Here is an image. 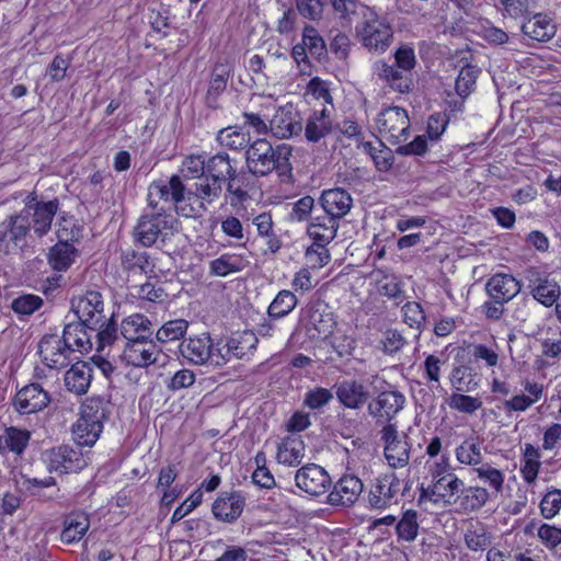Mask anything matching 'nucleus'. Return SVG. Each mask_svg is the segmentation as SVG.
I'll return each instance as SVG.
<instances>
[{"label": "nucleus", "instance_id": "nucleus-44", "mask_svg": "<svg viewBox=\"0 0 561 561\" xmlns=\"http://www.w3.org/2000/svg\"><path fill=\"white\" fill-rule=\"evenodd\" d=\"M103 431V425H94L87 419L79 417L72 427L76 445L82 447L93 446Z\"/></svg>", "mask_w": 561, "mask_h": 561}, {"label": "nucleus", "instance_id": "nucleus-55", "mask_svg": "<svg viewBox=\"0 0 561 561\" xmlns=\"http://www.w3.org/2000/svg\"><path fill=\"white\" fill-rule=\"evenodd\" d=\"M188 328V322L184 319H175L165 322L156 333V340L160 343H167L181 339Z\"/></svg>", "mask_w": 561, "mask_h": 561}, {"label": "nucleus", "instance_id": "nucleus-29", "mask_svg": "<svg viewBox=\"0 0 561 561\" xmlns=\"http://www.w3.org/2000/svg\"><path fill=\"white\" fill-rule=\"evenodd\" d=\"M60 541L65 545L79 542L90 528L89 515L78 511L68 514L62 523Z\"/></svg>", "mask_w": 561, "mask_h": 561}, {"label": "nucleus", "instance_id": "nucleus-38", "mask_svg": "<svg viewBox=\"0 0 561 561\" xmlns=\"http://www.w3.org/2000/svg\"><path fill=\"white\" fill-rule=\"evenodd\" d=\"M237 160L231 159L227 152H218L206 161L207 174L214 181L225 182L230 175H233L237 169Z\"/></svg>", "mask_w": 561, "mask_h": 561}, {"label": "nucleus", "instance_id": "nucleus-3", "mask_svg": "<svg viewBox=\"0 0 561 561\" xmlns=\"http://www.w3.org/2000/svg\"><path fill=\"white\" fill-rule=\"evenodd\" d=\"M364 21L357 26L363 45L369 50H386L392 38L389 24L381 20L374 8L365 5Z\"/></svg>", "mask_w": 561, "mask_h": 561}, {"label": "nucleus", "instance_id": "nucleus-26", "mask_svg": "<svg viewBox=\"0 0 561 561\" xmlns=\"http://www.w3.org/2000/svg\"><path fill=\"white\" fill-rule=\"evenodd\" d=\"M320 202L325 215L337 220L351 210L353 204L350 193L340 187L323 191Z\"/></svg>", "mask_w": 561, "mask_h": 561}, {"label": "nucleus", "instance_id": "nucleus-50", "mask_svg": "<svg viewBox=\"0 0 561 561\" xmlns=\"http://www.w3.org/2000/svg\"><path fill=\"white\" fill-rule=\"evenodd\" d=\"M231 68L228 64L218 62L215 65L207 91V101L216 100V98L226 90L227 82L230 78Z\"/></svg>", "mask_w": 561, "mask_h": 561}, {"label": "nucleus", "instance_id": "nucleus-7", "mask_svg": "<svg viewBox=\"0 0 561 561\" xmlns=\"http://www.w3.org/2000/svg\"><path fill=\"white\" fill-rule=\"evenodd\" d=\"M58 206V199L37 202L35 198H32L20 214L26 220L30 229L33 228L38 237H43L50 230Z\"/></svg>", "mask_w": 561, "mask_h": 561}, {"label": "nucleus", "instance_id": "nucleus-12", "mask_svg": "<svg viewBox=\"0 0 561 561\" xmlns=\"http://www.w3.org/2000/svg\"><path fill=\"white\" fill-rule=\"evenodd\" d=\"M72 309L79 320L92 325L93 331L102 327L106 319L103 296L96 290H88L76 304L72 302Z\"/></svg>", "mask_w": 561, "mask_h": 561}, {"label": "nucleus", "instance_id": "nucleus-35", "mask_svg": "<svg viewBox=\"0 0 561 561\" xmlns=\"http://www.w3.org/2000/svg\"><path fill=\"white\" fill-rule=\"evenodd\" d=\"M528 288L533 298L545 307H551L561 297L559 284L549 277L531 280Z\"/></svg>", "mask_w": 561, "mask_h": 561}, {"label": "nucleus", "instance_id": "nucleus-48", "mask_svg": "<svg viewBox=\"0 0 561 561\" xmlns=\"http://www.w3.org/2000/svg\"><path fill=\"white\" fill-rule=\"evenodd\" d=\"M456 458L461 465L477 466L482 462L481 442L477 437L466 438L456 448Z\"/></svg>", "mask_w": 561, "mask_h": 561}, {"label": "nucleus", "instance_id": "nucleus-51", "mask_svg": "<svg viewBox=\"0 0 561 561\" xmlns=\"http://www.w3.org/2000/svg\"><path fill=\"white\" fill-rule=\"evenodd\" d=\"M44 305V299L34 294H22L11 301V309L20 319L30 317Z\"/></svg>", "mask_w": 561, "mask_h": 561}, {"label": "nucleus", "instance_id": "nucleus-37", "mask_svg": "<svg viewBox=\"0 0 561 561\" xmlns=\"http://www.w3.org/2000/svg\"><path fill=\"white\" fill-rule=\"evenodd\" d=\"M77 256L78 250L71 242L58 241L49 250L48 263L53 270L65 272L75 263Z\"/></svg>", "mask_w": 561, "mask_h": 561}, {"label": "nucleus", "instance_id": "nucleus-19", "mask_svg": "<svg viewBox=\"0 0 561 561\" xmlns=\"http://www.w3.org/2000/svg\"><path fill=\"white\" fill-rule=\"evenodd\" d=\"M399 491L400 480L394 474L379 477L369 491V505L377 510L387 508L394 501Z\"/></svg>", "mask_w": 561, "mask_h": 561}, {"label": "nucleus", "instance_id": "nucleus-15", "mask_svg": "<svg viewBox=\"0 0 561 561\" xmlns=\"http://www.w3.org/2000/svg\"><path fill=\"white\" fill-rule=\"evenodd\" d=\"M270 130L278 139H287L300 135L302 123L293 104L279 107L270 121Z\"/></svg>", "mask_w": 561, "mask_h": 561}, {"label": "nucleus", "instance_id": "nucleus-6", "mask_svg": "<svg viewBox=\"0 0 561 561\" xmlns=\"http://www.w3.org/2000/svg\"><path fill=\"white\" fill-rule=\"evenodd\" d=\"M405 396L399 390L381 391L367 405L368 414L376 420V424H393L392 420L403 410Z\"/></svg>", "mask_w": 561, "mask_h": 561}, {"label": "nucleus", "instance_id": "nucleus-64", "mask_svg": "<svg viewBox=\"0 0 561 561\" xmlns=\"http://www.w3.org/2000/svg\"><path fill=\"white\" fill-rule=\"evenodd\" d=\"M561 510V490H550L540 502V513L543 518H553Z\"/></svg>", "mask_w": 561, "mask_h": 561}, {"label": "nucleus", "instance_id": "nucleus-23", "mask_svg": "<svg viewBox=\"0 0 561 561\" xmlns=\"http://www.w3.org/2000/svg\"><path fill=\"white\" fill-rule=\"evenodd\" d=\"M337 401L346 409L358 410L369 400V390L357 380H344L334 385Z\"/></svg>", "mask_w": 561, "mask_h": 561}, {"label": "nucleus", "instance_id": "nucleus-47", "mask_svg": "<svg viewBox=\"0 0 561 561\" xmlns=\"http://www.w3.org/2000/svg\"><path fill=\"white\" fill-rule=\"evenodd\" d=\"M249 265V262L240 255L225 253L210 262V272L217 276H227L240 272Z\"/></svg>", "mask_w": 561, "mask_h": 561}, {"label": "nucleus", "instance_id": "nucleus-28", "mask_svg": "<svg viewBox=\"0 0 561 561\" xmlns=\"http://www.w3.org/2000/svg\"><path fill=\"white\" fill-rule=\"evenodd\" d=\"M151 327V321L146 316L134 313L122 321L119 334L125 343L148 340L153 334Z\"/></svg>", "mask_w": 561, "mask_h": 561}, {"label": "nucleus", "instance_id": "nucleus-24", "mask_svg": "<svg viewBox=\"0 0 561 561\" xmlns=\"http://www.w3.org/2000/svg\"><path fill=\"white\" fill-rule=\"evenodd\" d=\"M91 327V324L78 319V321L65 325L60 337L64 339L66 344H69L72 353L76 351L81 354L88 353L93 346L90 333L93 331Z\"/></svg>", "mask_w": 561, "mask_h": 561}, {"label": "nucleus", "instance_id": "nucleus-63", "mask_svg": "<svg viewBox=\"0 0 561 561\" xmlns=\"http://www.w3.org/2000/svg\"><path fill=\"white\" fill-rule=\"evenodd\" d=\"M333 399L331 390L322 387H316L306 392L304 404L310 410H319L329 404Z\"/></svg>", "mask_w": 561, "mask_h": 561}, {"label": "nucleus", "instance_id": "nucleus-60", "mask_svg": "<svg viewBox=\"0 0 561 561\" xmlns=\"http://www.w3.org/2000/svg\"><path fill=\"white\" fill-rule=\"evenodd\" d=\"M325 245L324 243L313 242V244L306 250L305 256L308 267L319 270L330 262L331 255Z\"/></svg>", "mask_w": 561, "mask_h": 561}, {"label": "nucleus", "instance_id": "nucleus-10", "mask_svg": "<svg viewBox=\"0 0 561 561\" xmlns=\"http://www.w3.org/2000/svg\"><path fill=\"white\" fill-rule=\"evenodd\" d=\"M38 354L47 367L60 369L69 365L72 352L59 335L45 334L38 342Z\"/></svg>", "mask_w": 561, "mask_h": 561}, {"label": "nucleus", "instance_id": "nucleus-27", "mask_svg": "<svg viewBox=\"0 0 561 561\" xmlns=\"http://www.w3.org/2000/svg\"><path fill=\"white\" fill-rule=\"evenodd\" d=\"M375 73L383 80L393 91L401 94L409 93L413 80L411 72L390 66L383 61H377L374 66Z\"/></svg>", "mask_w": 561, "mask_h": 561}, {"label": "nucleus", "instance_id": "nucleus-31", "mask_svg": "<svg viewBox=\"0 0 561 561\" xmlns=\"http://www.w3.org/2000/svg\"><path fill=\"white\" fill-rule=\"evenodd\" d=\"M92 367L85 362H77L65 374L68 391L81 396L88 392L92 380Z\"/></svg>", "mask_w": 561, "mask_h": 561}, {"label": "nucleus", "instance_id": "nucleus-53", "mask_svg": "<svg viewBox=\"0 0 561 561\" xmlns=\"http://www.w3.org/2000/svg\"><path fill=\"white\" fill-rule=\"evenodd\" d=\"M168 185L175 211L178 215L183 216V211L185 213L192 206V199H188V191L186 192V187L179 175H172Z\"/></svg>", "mask_w": 561, "mask_h": 561}, {"label": "nucleus", "instance_id": "nucleus-1", "mask_svg": "<svg viewBox=\"0 0 561 561\" xmlns=\"http://www.w3.org/2000/svg\"><path fill=\"white\" fill-rule=\"evenodd\" d=\"M291 156L293 149L289 145L273 147L266 139H256L245 151V164L255 176H266L275 171L284 181L291 176Z\"/></svg>", "mask_w": 561, "mask_h": 561}, {"label": "nucleus", "instance_id": "nucleus-25", "mask_svg": "<svg viewBox=\"0 0 561 561\" xmlns=\"http://www.w3.org/2000/svg\"><path fill=\"white\" fill-rule=\"evenodd\" d=\"M520 288L519 282L510 274H495L485 284L488 295L496 302H508Z\"/></svg>", "mask_w": 561, "mask_h": 561}, {"label": "nucleus", "instance_id": "nucleus-11", "mask_svg": "<svg viewBox=\"0 0 561 561\" xmlns=\"http://www.w3.org/2000/svg\"><path fill=\"white\" fill-rule=\"evenodd\" d=\"M161 353V347L151 337L125 343L121 358L126 365L147 368L158 362Z\"/></svg>", "mask_w": 561, "mask_h": 561}, {"label": "nucleus", "instance_id": "nucleus-8", "mask_svg": "<svg viewBox=\"0 0 561 561\" xmlns=\"http://www.w3.org/2000/svg\"><path fill=\"white\" fill-rule=\"evenodd\" d=\"M50 471L60 473L79 472L88 466V458L80 446L61 445L47 453Z\"/></svg>", "mask_w": 561, "mask_h": 561}, {"label": "nucleus", "instance_id": "nucleus-21", "mask_svg": "<svg viewBox=\"0 0 561 561\" xmlns=\"http://www.w3.org/2000/svg\"><path fill=\"white\" fill-rule=\"evenodd\" d=\"M254 174L250 173V171H237L233 172V175H230L226 182V194L227 198L229 197V204L233 208H238L242 206L247 201L251 198L250 191L254 186Z\"/></svg>", "mask_w": 561, "mask_h": 561}, {"label": "nucleus", "instance_id": "nucleus-56", "mask_svg": "<svg viewBox=\"0 0 561 561\" xmlns=\"http://www.w3.org/2000/svg\"><path fill=\"white\" fill-rule=\"evenodd\" d=\"M302 43L309 54L317 59H321L327 55V46L324 39L312 25H306L302 32Z\"/></svg>", "mask_w": 561, "mask_h": 561}, {"label": "nucleus", "instance_id": "nucleus-41", "mask_svg": "<svg viewBox=\"0 0 561 561\" xmlns=\"http://www.w3.org/2000/svg\"><path fill=\"white\" fill-rule=\"evenodd\" d=\"M110 401L102 397H92L81 405L80 417L87 419L94 425H103V422L110 416Z\"/></svg>", "mask_w": 561, "mask_h": 561}, {"label": "nucleus", "instance_id": "nucleus-40", "mask_svg": "<svg viewBox=\"0 0 561 561\" xmlns=\"http://www.w3.org/2000/svg\"><path fill=\"white\" fill-rule=\"evenodd\" d=\"M305 457V444L299 438L287 437L278 444L276 459L279 463L297 467Z\"/></svg>", "mask_w": 561, "mask_h": 561}, {"label": "nucleus", "instance_id": "nucleus-54", "mask_svg": "<svg viewBox=\"0 0 561 561\" xmlns=\"http://www.w3.org/2000/svg\"><path fill=\"white\" fill-rule=\"evenodd\" d=\"M168 185L175 211L178 215L183 216V211L185 213L192 206V199H188V191L186 192V187L179 175H172Z\"/></svg>", "mask_w": 561, "mask_h": 561}, {"label": "nucleus", "instance_id": "nucleus-34", "mask_svg": "<svg viewBox=\"0 0 561 561\" xmlns=\"http://www.w3.org/2000/svg\"><path fill=\"white\" fill-rule=\"evenodd\" d=\"M556 25L541 13L535 14L522 24L524 35L538 42H548L556 35Z\"/></svg>", "mask_w": 561, "mask_h": 561}, {"label": "nucleus", "instance_id": "nucleus-42", "mask_svg": "<svg viewBox=\"0 0 561 561\" xmlns=\"http://www.w3.org/2000/svg\"><path fill=\"white\" fill-rule=\"evenodd\" d=\"M228 348L234 358L243 359L253 354L259 342L252 331H242L233 334L228 340Z\"/></svg>", "mask_w": 561, "mask_h": 561}, {"label": "nucleus", "instance_id": "nucleus-20", "mask_svg": "<svg viewBox=\"0 0 561 561\" xmlns=\"http://www.w3.org/2000/svg\"><path fill=\"white\" fill-rule=\"evenodd\" d=\"M119 267L125 275V282L136 280L142 275L153 272V264L147 252L127 249L121 253Z\"/></svg>", "mask_w": 561, "mask_h": 561}, {"label": "nucleus", "instance_id": "nucleus-57", "mask_svg": "<svg viewBox=\"0 0 561 561\" xmlns=\"http://www.w3.org/2000/svg\"><path fill=\"white\" fill-rule=\"evenodd\" d=\"M482 404L480 397H471L461 392L453 393L448 399V405L451 410L465 414H473L482 408Z\"/></svg>", "mask_w": 561, "mask_h": 561}, {"label": "nucleus", "instance_id": "nucleus-45", "mask_svg": "<svg viewBox=\"0 0 561 561\" xmlns=\"http://www.w3.org/2000/svg\"><path fill=\"white\" fill-rule=\"evenodd\" d=\"M419 514L414 510H407L396 524V534L399 541L412 542L419 535Z\"/></svg>", "mask_w": 561, "mask_h": 561}, {"label": "nucleus", "instance_id": "nucleus-61", "mask_svg": "<svg viewBox=\"0 0 561 561\" xmlns=\"http://www.w3.org/2000/svg\"><path fill=\"white\" fill-rule=\"evenodd\" d=\"M379 293L392 299L396 306H399L405 299L403 283L397 276H386L379 287Z\"/></svg>", "mask_w": 561, "mask_h": 561}, {"label": "nucleus", "instance_id": "nucleus-16", "mask_svg": "<svg viewBox=\"0 0 561 561\" xmlns=\"http://www.w3.org/2000/svg\"><path fill=\"white\" fill-rule=\"evenodd\" d=\"M364 490V483L354 474H345L337 480L327 496L332 506H352Z\"/></svg>", "mask_w": 561, "mask_h": 561}, {"label": "nucleus", "instance_id": "nucleus-13", "mask_svg": "<svg viewBox=\"0 0 561 561\" xmlns=\"http://www.w3.org/2000/svg\"><path fill=\"white\" fill-rule=\"evenodd\" d=\"M295 481L300 490L312 496L325 493L331 485V478L328 472L316 463H308L298 469Z\"/></svg>", "mask_w": 561, "mask_h": 561}, {"label": "nucleus", "instance_id": "nucleus-49", "mask_svg": "<svg viewBox=\"0 0 561 561\" xmlns=\"http://www.w3.org/2000/svg\"><path fill=\"white\" fill-rule=\"evenodd\" d=\"M216 139L222 147L236 151L245 149L250 146L249 133L237 129L236 127H227L220 129Z\"/></svg>", "mask_w": 561, "mask_h": 561}, {"label": "nucleus", "instance_id": "nucleus-43", "mask_svg": "<svg viewBox=\"0 0 561 561\" xmlns=\"http://www.w3.org/2000/svg\"><path fill=\"white\" fill-rule=\"evenodd\" d=\"M490 499V493L481 486H462L457 504L463 512L479 511Z\"/></svg>", "mask_w": 561, "mask_h": 561}, {"label": "nucleus", "instance_id": "nucleus-18", "mask_svg": "<svg viewBox=\"0 0 561 561\" xmlns=\"http://www.w3.org/2000/svg\"><path fill=\"white\" fill-rule=\"evenodd\" d=\"M245 499L239 491L222 492L213 503L211 512L217 520L233 523L242 514Z\"/></svg>", "mask_w": 561, "mask_h": 561}, {"label": "nucleus", "instance_id": "nucleus-9", "mask_svg": "<svg viewBox=\"0 0 561 561\" xmlns=\"http://www.w3.org/2000/svg\"><path fill=\"white\" fill-rule=\"evenodd\" d=\"M381 440L385 444L383 455L392 468H403L410 460V445L399 436L397 424L383 425Z\"/></svg>", "mask_w": 561, "mask_h": 561}, {"label": "nucleus", "instance_id": "nucleus-39", "mask_svg": "<svg viewBox=\"0 0 561 561\" xmlns=\"http://www.w3.org/2000/svg\"><path fill=\"white\" fill-rule=\"evenodd\" d=\"M31 439V433L27 430H21L14 426L7 427L0 435V454L11 451L18 456L26 449Z\"/></svg>", "mask_w": 561, "mask_h": 561}, {"label": "nucleus", "instance_id": "nucleus-46", "mask_svg": "<svg viewBox=\"0 0 561 561\" xmlns=\"http://www.w3.org/2000/svg\"><path fill=\"white\" fill-rule=\"evenodd\" d=\"M297 302L298 299L293 291L283 289L268 306V317L274 320L282 319L295 309Z\"/></svg>", "mask_w": 561, "mask_h": 561}, {"label": "nucleus", "instance_id": "nucleus-62", "mask_svg": "<svg viewBox=\"0 0 561 561\" xmlns=\"http://www.w3.org/2000/svg\"><path fill=\"white\" fill-rule=\"evenodd\" d=\"M58 227L57 236L59 241L75 242L82 237V227L77 225L72 216H61Z\"/></svg>", "mask_w": 561, "mask_h": 561}, {"label": "nucleus", "instance_id": "nucleus-5", "mask_svg": "<svg viewBox=\"0 0 561 561\" xmlns=\"http://www.w3.org/2000/svg\"><path fill=\"white\" fill-rule=\"evenodd\" d=\"M222 193L221 183L214 181L208 175L197 180L193 190H188V199L192 206L183 211V217L199 218L207 211V206L215 203Z\"/></svg>", "mask_w": 561, "mask_h": 561}, {"label": "nucleus", "instance_id": "nucleus-14", "mask_svg": "<svg viewBox=\"0 0 561 561\" xmlns=\"http://www.w3.org/2000/svg\"><path fill=\"white\" fill-rule=\"evenodd\" d=\"M28 231L30 227L20 213L9 216L0 224V250L9 253L22 248Z\"/></svg>", "mask_w": 561, "mask_h": 561}, {"label": "nucleus", "instance_id": "nucleus-17", "mask_svg": "<svg viewBox=\"0 0 561 561\" xmlns=\"http://www.w3.org/2000/svg\"><path fill=\"white\" fill-rule=\"evenodd\" d=\"M49 403L50 396L39 383H30L23 387L14 397V407L21 414L42 411Z\"/></svg>", "mask_w": 561, "mask_h": 561}, {"label": "nucleus", "instance_id": "nucleus-30", "mask_svg": "<svg viewBox=\"0 0 561 561\" xmlns=\"http://www.w3.org/2000/svg\"><path fill=\"white\" fill-rule=\"evenodd\" d=\"M463 481L450 472L433 480L432 495H436L448 505H456L463 486Z\"/></svg>", "mask_w": 561, "mask_h": 561}, {"label": "nucleus", "instance_id": "nucleus-58", "mask_svg": "<svg viewBox=\"0 0 561 561\" xmlns=\"http://www.w3.org/2000/svg\"><path fill=\"white\" fill-rule=\"evenodd\" d=\"M94 332H96V351L101 352L106 346L113 345L118 339L119 335L117 331V324L114 319V314L111 316L108 320H104V324L99 327Z\"/></svg>", "mask_w": 561, "mask_h": 561}, {"label": "nucleus", "instance_id": "nucleus-36", "mask_svg": "<svg viewBox=\"0 0 561 561\" xmlns=\"http://www.w3.org/2000/svg\"><path fill=\"white\" fill-rule=\"evenodd\" d=\"M337 229V219L324 215L316 217L309 225L307 232L314 242L328 244L336 237Z\"/></svg>", "mask_w": 561, "mask_h": 561}, {"label": "nucleus", "instance_id": "nucleus-2", "mask_svg": "<svg viewBox=\"0 0 561 561\" xmlns=\"http://www.w3.org/2000/svg\"><path fill=\"white\" fill-rule=\"evenodd\" d=\"M176 218L171 213L142 211L133 230L136 242L150 248L159 240L165 241L174 233Z\"/></svg>", "mask_w": 561, "mask_h": 561}, {"label": "nucleus", "instance_id": "nucleus-4", "mask_svg": "<svg viewBox=\"0 0 561 561\" xmlns=\"http://www.w3.org/2000/svg\"><path fill=\"white\" fill-rule=\"evenodd\" d=\"M376 127L392 145L403 142L410 129L408 112L400 106L386 107L378 114Z\"/></svg>", "mask_w": 561, "mask_h": 561}, {"label": "nucleus", "instance_id": "nucleus-52", "mask_svg": "<svg viewBox=\"0 0 561 561\" xmlns=\"http://www.w3.org/2000/svg\"><path fill=\"white\" fill-rule=\"evenodd\" d=\"M479 73L480 69L472 65H466L460 69L455 81V90L460 98H467L474 90Z\"/></svg>", "mask_w": 561, "mask_h": 561}, {"label": "nucleus", "instance_id": "nucleus-59", "mask_svg": "<svg viewBox=\"0 0 561 561\" xmlns=\"http://www.w3.org/2000/svg\"><path fill=\"white\" fill-rule=\"evenodd\" d=\"M465 543L469 550L482 551L491 545V540L482 526H470L465 533Z\"/></svg>", "mask_w": 561, "mask_h": 561}, {"label": "nucleus", "instance_id": "nucleus-22", "mask_svg": "<svg viewBox=\"0 0 561 561\" xmlns=\"http://www.w3.org/2000/svg\"><path fill=\"white\" fill-rule=\"evenodd\" d=\"M213 352L214 341L207 332L184 340L180 344L182 356L196 365L210 363Z\"/></svg>", "mask_w": 561, "mask_h": 561}, {"label": "nucleus", "instance_id": "nucleus-32", "mask_svg": "<svg viewBox=\"0 0 561 561\" xmlns=\"http://www.w3.org/2000/svg\"><path fill=\"white\" fill-rule=\"evenodd\" d=\"M332 131L331 111L314 110L306 121L305 137L309 142H318Z\"/></svg>", "mask_w": 561, "mask_h": 561}, {"label": "nucleus", "instance_id": "nucleus-33", "mask_svg": "<svg viewBox=\"0 0 561 561\" xmlns=\"http://www.w3.org/2000/svg\"><path fill=\"white\" fill-rule=\"evenodd\" d=\"M335 324L332 312L321 306L312 307L309 311L308 334L310 339H322L331 334Z\"/></svg>", "mask_w": 561, "mask_h": 561}]
</instances>
